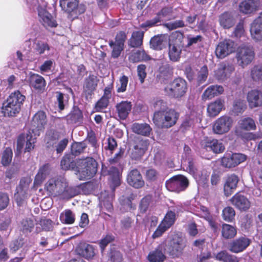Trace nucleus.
I'll return each instance as SVG.
<instances>
[{"instance_id": "nucleus-3", "label": "nucleus", "mask_w": 262, "mask_h": 262, "mask_svg": "<svg viewBox=\"0 0 262 262\" xmlns=\"http://www.w3.org/2000/svg\"><path fill=\"white\" fill-rule=\"evenodd\" d=\"M97 166V162L92 157L80 159L78 163L77 178L83 181L91 179L96 173Z\"/></svg>"}, {"instance_id": "nucleus-13", "label": "nucleus", "mask_w": 262, "mask_h": 262, "mask_svg": "<svg viewBox=\"0 0 262 262\" xmlns=\"http://www.w3.org/2000/svg\"><path fill=\"white\" fill-rule=\"evenodd\" d=\"M236 49L234 42L230 39H225L220 41L215 49V55L217 58L223 59L232 53Z\"/></svg>"}, {"instance_id": "nucleus-12", "label": "nucleus", "mask_w": 262, "mask_h": 262, "mask_svg": "<svg viewBox=\"0 0 262 262\" xmlns=\"http://www.w3.org/2000/svg\"><path fill=\"white\" fill-rule=\"evenodd\" d=\"M172 10L171 8H163L152 19L147 20L141 25V27H151L157 25L163 21L169 20L174 18L172 15Z\"/></svg>"}, {"instance_id": "nucleus-32", "label": "nucleus", "mask_w": 262, "mask_h": 262, "mask_svg": "<svg viewBox=\"0 0 262 262\" xmlns=\"http://www.w3.org/2000/svg\"><path fill=\"white\" fill-rule=\"evenodd\" d=\"M203 146L207 150L212 151L215 154L222 152L225 149L223 143L216 139L207 140Z\"/></svg>"}, {"instance_id": "nucleus-24", "label": "nucleus", "mask_w": 262, "mask_h": 262, "mask_svg": "<svg viewBox=\"0 0 262 262\" xmlns=\"http://www.w3.org/2000/svg\"><path fill=\"white\" fill-rule=\"evenodd\" d=\"M231 204L241 211L248 210L251 205L250 201L244 195L237 193L230 200Z\"/></svg>"}, {"instance_id": "nucleus-55", "label": "nucleus", "mask_w": 262, "mask_h": 262, "mask_svg": "<svg viewBox=\"0 0 262 262\" xmlns=\"http://www.w3.org/2000/svg\"><path fill=\"white\" fill-rule=\"evenodd\" d=\"M251 76L254 81H262V65L254 66L251 69Z\"/></svg>"}, {"instance_id": "nucleus-42", "label": "nucleus", "mask_w": 262, "mask_h": 262, "mask_svg": "<svg viewBox=\"0 0 262 262\" xmlns=\"http://www.w3.org/2000/svg\"><path fill=\"white\" fill-rule=\"evenodd\" d=\"M129 58L133 62H138L140 61H147L150 59L149 56L145 52L144 50H138L132 54Z\"/></svg>"}, {"instance_id": "nucleus-20", "label": "nucleus", "mask_w": 262, "mask_h": 262, "mask_svg": "<svg viewBox=\"0 0 262 262\" xmlns=\"http://www.w3.org/2000/svg\"><path fill=\"white\" fill-rule=\"evenodd\" d=\"M27 81L31 88L41 91L45 89L46 81L40 75L30 72L27 77Z\"/></svg>"}, {"instance_id": "nucleus-64", "label": "nucleus", "mask_w": 262, "mask_h": 262, "mask_svg": "<svg viewBox=\"0 0 262 262\" xmlns=\"http://www.w3.org/2000/svg\"><path fill=\"white\" fill-rule=\"evenodd\" d=\"M198 121V119L194 117H187L181 125V127L184 129H187L192 126L195 122Z\"/></svg>"}, {"instance_id": "nucleus-27", "label": "nucleus", "mask_w": 262, "mask_h": 262, "mask_svg": "<svg viewBox=\"0 0 262 262\" xmlns=\"http://www.w3.org/2000/svg\"><path fill=\"white\" fill-rule=\"evenodd\" d=\"M238 181V177L234 174H231L227 178L224 186V193L226 196L230 195L234 191Z\"/></svg>"}, {"instance_id": "nucleus-50", "label": "nucleus", "mask_w": 262, "mask_h": 262, "mask_svg": "<svg viewBox=\"0 0 262 262\" xmlns=\"http://www.w3.org/2000/svg\"><path fill=\"white\" fill-rule=\"evenodd\" d=\"M164 37L162 36H155L150 41L151 48L155 50H161L163 47Z\"/></svg>"}, {"instance_id": "nucleus-17", "label": "nucleus", "mask_w": 262, "mask_h": 262, "mask_svg": "<svg viewBox=\"0 0 262 262\" xmlns=\"http://www.w3.org/2000/svg\"><path fill=\"white\" fill-rule=\"evenodd\" d=\"M126 38V34L124 32L118 33L115 38V41H110L109 45L112 49V56L116 58H118L123 50L124 41Z\"/></svg>"}, {"instance_id": "nucleus-10", "label": "nucleus", "mask_w": 262, "mask_h": 262, "mask_svg": "<svg viewBox=\"0 0 262 262\" xmlns=\"http://www.w3.org/2000/svg\"><path fill=\"white\" fill-rule=\"evenodd\" d=\"M184 247L183 239L175 236L166 244L165 251L169 255L176 257L179 256L182 253Z\"/></svg>"}, {"instance_id": "nucleus-2", "label": "nucleus", "mask_w": 262, "mask_h": 262, "mask_svg": "<svg viewBox=\"0 0 262 262\" xmlns=\"http://www.w3.org/2000/svg\"><path fill=\"white\" fill-rule=\"evenodd\" d=\"M179 113L174 109L168 108L154 113L152 120L159 128H168L174 125L179 118Z\"/></svg>"}, {"instance_id": "nucleus-14", "label": "nucleus", "mask_w": 262, "mask_h": 262, "mask_svg": "<svg viewBox=\"0 0 262 262\" xmlns=\"http://www.w3.org/2000/svg\"><path fill=\"white\" fill-rule=\"evenodd\" d=\"M247 159V156L241 153L226 154L221 159L222 165L226 168L235 167Z\"/></svg>"}, {"instance_id": "nucleus-49", "label": "nucleus", "mask_w": 262, "mask_h": 262, "mask_svg": "<svg viewBox=\"0 0 262 262\" xmlns=\"http://www.w3.org/2000/svg\"><path fill=\"white\" fill-rule=\"evenodd\" d=\"M61 168L63 170L69 169L74 165L73 163V157L71 154L66 155L61 161L60 164Z\"/></svg>"}, {"instance_id": "nucleus-35", "label": "nucleus", "mask_w": 262, "mask_h": 262, "mask_svg": "<svg viewBox=\"0 0 262 262\" xmlns=\"http://www.w3.org/2000/svg\"><path fill=\"white\" fill-rule=\"evenodd\" d=\"M182 47L177 44L170 43L169 45L168 57L170 61L177 62L181 58Z\"/></svg>"}, {"instance_id": "nucleus-1", "label": "nucleus", "mask_w": 262, "mask_h": 262, "mask_svg": "<svg viewBox=\"0 0 262 262\" xmlns=\"http://www.w3.org/2000/svg\"><path fill=\"white\" fill-rule=\"evenodd\" d=\"M25 96L19 91L12 93L3 103L2 113L5 117H13L18 114L25 100Z\"/></svg>"}, {"instance_id": "nucleus-58", "label": "nucleus", "mask_w": 262, "mask_h": 262, "mask_svg": "<svg viewBox=\"0 0 262 262\" xmlns=\"http://www.w3.org/2000/svg\"><path fill=\"white\" fill-rule=\"evenodd\" d=\"M104 194H101L100 196V205L102 208H104L107 210L108 212H111L113 208L112 206V196H108L106 200H103V198H104Z\"/></svg>"}, {"instance_id": "nucleus-36", "label": "nucleus", "mask_w": 262, "mask_h": 262, "mask_svg": "<svg viewBox=\"0 0 262 262\" xmlns=\"http://www.w3.org/2000/svg\"><path fill=\"white\" fill-rule=\"evenodd\" d=\"M50 173V168L48 164H46L41 167L36 175L34 185L35 186L40 185L45 180Z\"/></svg>"}, {"instance_id": "nucleus-19", "label": "nucleus", "mask_w": 262, "mask_h": 262, "mask_svg": "<svg viewBox=\"0 0 262 262\" xmlns=\"http://www.w3.org/2000/svg\"><path fill=\"white\" fill-rule=\"evenodd\" d=\"M47 122L46 113L41 111L37 112L32 118L31 132L34 129L35 133H38L39 134L40 131L44 128Z\"/></svg>"}, {"instance_id": "nucleus-41", "label": "nucleus", "mask_w": 262, "mask_h": 262, "mask_svg": "<svg viewBox=\"0 0 262 262\" xmlns=\"http://www.w3.org/2000/svg\"><path fill=\"white\" fill-rule=\"evenodd\" d=\"M59 3L63 10L70 13L77 7L78 0H60Z\"/></svg>"}, {"instance_id": "nucleus-4", "label": "nucleus", "mask_w": 262, "mask_h": 262, "mask_svg": "<svg viewBox=\"0 0 262 262\" xmlns=\"http://www.w3.org/2000/svg\"><path fill=\"white\" fill-rule=\"evenodd\" d=\"M181 206L174 207L172 210H169L166 214L164 218L152 234L154 238L160 237L162 234L169 228L176 221V212L180 211Z\"/></svg>"}, {"instance_id": "nucleus-9", "label": "nucleus", "mask_w": 262, "mask_h": 262, "mask_svg": "<svg viewBox=\"0 0 262 262\" xmlns=\"http://www.w3.org/2000/svg\"><path fill=\"white\" fill-rule=\"evenodd\" d=\"M188 179L184 176H174L166 182L165 186L170 191L179 192L184 191L188 186Z\"/></svg>"}, {"instance_id": "nucleus-62", "label": "nucleus", "mask_w": 262, "mask_h": 262, "mask_svg": "<svg viewBox=\"0 0 262 262\" xmlns=\"http://www.w3.org/2000/svg\"><path fill=\"white\" fill-rule=\"evenodd\" d=\"M159 71V77L163 78H168L172 75V69L167 65L160 67Z\"/></svg>"}, {"instance_id": "nucleus-21", "label": "nucleus", "mask_w": 262, "mask_h": 262, "mask_svg": "<svg viewBox=\"0 0 262 262\" xmlns=\"http://www.w3.org/2000/svg\"><path fill=\"white\" fill-rule=\"evenodd\" d=\"M128 184L135 188H140L144 185V181L139 171L136 169L132 170L127 177Z\"/></svg>"}, {"instance_id": "nucleus-59", "label": "nucleus", "mask_w": 262, "mask_h": 262, "mask_svg": "<svg viewBox=\"0 0 262 262\" xmlns=\"http://www.w3.org/2000/svg\"><path fill=\"white\" fill-rule=\"evenodd\" d=\"M82 119V113L80 111H75L67 116L68 121L70 123H77L81 122Z\"/></svg>"}, {"instance_id": "nucleus-51", "label": "nucleus", "mask_w": 262, "mask_h": 262, "mask_svg": "<svg viewBox=\"0 0 262 262\" xmlns=\"http://www.w3.org/2000/svg\"><path fill=\"white\" fill-rule=\"evenodd\" d=\"M246 108V105L244 100H237L234 103L232 112L235 115H238L239 114L243 113Z\"/></svg>"}, {"instance_id": "nucleus-7", "label": "nucleus", "mask_w": 262, "mask_h": 262, "mask_svg": "<svg viewBox=\"0 0 262 262\" xmlns=\"http://www.w3.org/2000/svg\"><path fill=\"white\" fill-rule=\"evenodd\" d=\"M254 57L253 48L250 46H241L237 49L236 55L237 63L243 68L249 64Z\"/></svg>"}, {"instance_id": "nucleus-15", "label": "nucleus", "mask_w": 262, "mask_h": 262, "mask_svg": "<svg viewBox=\"0 0 262 262\" xmlns=\"http://www.w3.org/2000/svg\"><path fill=\"white\" fill-rule=\"evenodd\" d=\"M148 145V140L141 139L136 141L128 150L129 157L133 160L140 159L147 150Z\"/></svg>"}, {"instance_id": "nucleus-11", "label": "nucleus", "mask_w": 262, "mask_h": 262, "mask_svg": "<svg viewBox=\"0 0 262 262\" xmlns=\"http://www.w3.org/2000/svg\"><path fill=\"white\" fill-rule=\"evenodd\" d=\"M34 130L33 129L32 132H29V133L26 136V140L23 136H20L18 137L16 145V149L18 153L20 152L25 142L26 147L25 150L26 152H29L34 148L36 138L37 136H39V133H35Z\"/></svg>"}, {"instance_id": "nucleus-63", "label": "nucleus", "mask_w": 262, "mask_h": 262, "mask_svg": "<svg viewBox=\"0 0 262 262\" xmlns=\"http://www.w3.org/2000/svg\"><path fill=\"white\" fill-rule=\"evenodd\" d=\"M114 237L113 235L107 234L100 240L99 242V245L102 252H103V250L107 246V245L111 243L114 240Z\"/></svg>"}, {"instance_id": "nucleus-48", "label": "nucleus", "mask_w": 262, "mask_h": 262, "mask_svg": "<svg viewBox=\"0 0 262 262\" xmlns=\"http://www.w3.org/2000/svg\"><path fill=\"white\" fill-rule=\"evenodd\" d=\"M60 219L62 223L67 224H73L75 221L74 215L70 210H66L64 212L61 213Z\"/></svg>"}, {"instance_id": "nucleus-5", "label": "nucleus", "mask_w": 262, "mask_h": 262, "mask_svg": "<svg viewBox=\"0 0 262 262\" xmlns=\"http://www.w3.org/2000/svg\"><path fill=\"white\" fill-rule=\"evenodd\" d=\"M67 183L63 177L59 176L50 179L46 183L45 188L50 194L61 197Z\"/></svg>"}, {"instance_id": "nucleus-30", "label": "nucleus", "mask_w": 262, "mask_h": 262, "mask_svg": "<svg viewBox=\"0 0 262 262\" xmlns=\"http://www.w3.org/2000/svg\"><path fill=\"white\" fill-rule=\"evenodd\" d=\"M224 105V101L221 99H217L210 103L207 106V113L209 117H214L222 110Z\"/></svg>"}, {"instance_id": "nucleus-53", "label": "nucleus", "mask_w": 262, "mask_h": 262, "mask_svg": "<svg viewBox=\"0 0 262 262\" xmlns=\"http://www.w3.org/2000/svg\"><path fill=\"white\" fill-rule=\"evenodd\" d=\"M152 107L155 110L154 113L157 112H163L165 110L168 109L167 102L161 99L155 100L152 103Z\"/></svg>"}, {"instance_id": "nucleus-34", "label": "nucleus", "mask_w": 262, "mask_h": 262, "mask_svg": "<svg viewBox=\"0 0 262 262\" xmlns=\"http://www.w3.org/2000/svg\"><path fill=\"white\" fill-rule=\"evenodd\" d=\"M132 129L134 133L144 136H148L151 131V128L147 123H134Z\"/></svg>"}, {"instance_id": "nucleus-54", "label": "nucleus", "mask_w": 262, "mask_h": 262, "mask_svg": "<svg viewBox=\"0 0 262 262\" xmlns=\"http://www.w3.org/2000/svg\"><path fill=\"white\" fill-rule=\"evenodd\" d=\"M235 212L234 209L231 207L225 208L222 212L223 219L226 222H231L235 216Z\"/></svg>"}, {"instance_id": "nucleus-23", "label": "nucleus", "mask_w": 262, "mask_h": 262, "mask_svg": "<svg viewBox=\"0 0 262 262\" xmlns=\"http://www.w3.org/2000/svg\"><path fill=\"white\" fill-rule=\"evenodd\" d=\"M38 13L40 21L46 28L56 27V20L51 14L47 11L45 7H39Z\"/></svg>"}, {"instance_id": "nucleus-25", "label": "nucleus", "mask_w": 262, "mask_h": 262, "mask_svg": "<svg viewBox=\"0 0 262 262\" xmlns=\"http://www.w3.org/2000/svg\"><path fill=\"white\" fill-rule=\"evenodd\" d=\"M250 33L252 38L255 40H262V13L251 24Z\"/></svg>"}, {"instance_id": "nucleus-40", "label": "nucleus", "mask_w": 262, "mask_h": 262, "mask_svg": "<svg viewBox=\"0 0 262 262\" xmlns=\"http://www.w3.org/2000/svg\"><path fill=\"white\" fill-rule=\"evenodd\" d=\"M220 24L224 28L228 29L234 24L233 18L229 13L226 12L222 14L219 18Z\"/></svg>"}, {"instance_id": "nucleus-52", "label": "nucleus", "mask_w": 262, "mask_h": 262, "mask_svg": "<svg viewBox=\"0 0 262 262\" xmlns=\"http://www.w3.org/2000/svg\"><path fill=\"white\" fill-rule=\"evenodd\" d=\"M128 77L123 75L120 77L116 84V91L117 93H123L126 90L128 83Z\"/></svg>"}, {"instance_id": "nucleus-28", "label": "nucleus", "mask_w": 262, "mask_h": 262, "mask_svg": "<svg viewBox=\"0 0 262 262\" xmlns=\"http://www.w3.org/2000/svg\"><path fill=\"white\" fill-rule=\"evenodd\" d=\"M234 71V67L230 64H221L215 71V76L219 80L223 81L228 78Z\"/></svg>"}, {"instance_id": "nucleus-37", "label": "nucleus", "mask_w": 262, "mask_h": 262, "mask_svg": "<svg viewBox=\"0 0 262 262\" xmlns=\"http://www.w3.org/2000/svg\"><path fill=\"white\" fill-rule=\"evenodd\" d=\"M144 32L141 31L134 32L129 40V45L133 48L139 47L142 45Z\"/></svg>"}, {"instance_id": "nucleus-60", "label": "nucleus", "mask_w": 262, "mask_h": 262, "mask_svg": "<svg viewBox=\"0 0 262 262\" xmlns=\"http://www.w3.org/2000/svg\"><path fill=\"white\" fill-rule=\"evenodd\" d=\"M109 100L107 97L102 96L95 105V109L97 112H101L108 106Z\"/></svg>"}, {"instance_id": "nucleus-26", "label": "nucleus", "mask_w": 262, "mask_h": 262, "mask_svg": "<svg viewBox=\"0 0 262 262\" xmlns=\"http://www.w3.org/2000/svg\"><path fill=\"white\" fill-rule=\"evenodd\" d=\"M247 101L251 108L262 106V92L253 90L247 94Z\"/></svg>"}, {"instance_id": "nucleus-46", "label": "nucleus", "mask_w": 262, "mask_h": 262, "mask_svg": "<svg viewBox=\"0 0 262 262\" xmlns=\"http://www.w3.org/2000/svg\"><path fill=\"white\" fill-rule=\"evenodd\" d=\"M34 226L33 221L30 218H26L22 220L19 227L24 233L31 232Z\"/></svg>"}, {"instance_id": "nucleus-38", "label": "nucleus", "mask_w": 262, "mask_h": 262, "mask_svg": "<svg viewBox=\"0 0 262 262\" xmlns=\"http://www.w3.org/2000/svg\"><path fill=\"white\" fill-rule=\"evenodd\" d=\"M237 230L235 227L227 224H223L222 227V235L225 239H231L236 235Z\"/></svg>"}, {"instance_id": "nucleus-56", "label": "nucleus", "mask_w": 262, "mask_h": 262, "mask_svg": "<svg viewBox=\"0 0 262 262\" xmlns=\"http://www.w3.org/2000/svg\"><path fill=\"white\" fill-rule=\"evenodd\" d=\"M12 155L13 153L11 148H7L4 150L2 158V164L4 166H7L10 163L12 160Z\"/></svg>"}, {"instance_id": "nucleus-57", "label": "nucleus", "mask_w": 262, "mask_h": 262, "mask_svg": "<svg viewBox=\"0 0 262 262\" xmlns=\"http://www.w3.org/2000/svg\"><path fill=\"white\" fill-rule=\"evenodd\" d=\"M86 147L85 143L82 142L75 143L71 146V152L72 156L80 154Z\"/></svg>"}, {"instance_id": "nucleus-44", "label": "nucleus", "mask_w": 262, "mask_h": 262, "mask_svg": "<svg viewBox=\"0 0 262 262\" xmlns=\"http://www.w3.org/2000/svg\"><path fill=\"white\" fill-rule=\"evenodd\" d=\"M79 254L86 258H91L95 255V252L92 245L84 244L80 248Z\"/></svg>"}, {"instance_id": "nucleus-8", "label": "nucleus", "mask_w": 262, "mask_h": 262, "mask_svg": "<svg viewBox=\"0 0 262 262\" xmlns=\"http://www.w3.org/2000/svg\"><path fill=\"white\" fill-rule=\"evenodd\" d=\"M233 124V118L228 115H224L217 118L214 121L212 130L215 134L223 135L229 132Z\"/></svg>"}, {"instance_id": "nucleus-61", "label": "nucleus", "mask_w": 262, "mask_h": 262, "mask_svg": "<svg viewBox=\"0 0 262 262\" xmlns=\"http://www.w3.org/2000/svg\"><path fill=\"white\" fill-rule=\"evenodd\" d=\"M57 100L58 103V107L60 110H63L68 102V96L61 93L58 92Z\"/></svg>"}, {"instance_id": "nucleus-22", "label": "nucleus", "mask_w": 262, "mask_h": 262, "mask_svg": "<svg viewBox=\"0 0 262 262\" xmlns=\"http://www.w3.org/2000/svg\"><path fill=\"white\" fill-rule=\"evenodd\" d=\"M251 243V240L246 237H241L232 241L229 245V250L233 253L242 252Z\"/></svg>"}, {"instance_id": "nucleus-47", "label": "nucleus", "mask_w": 262, "mask_h": 262, "mask_svg": "<svg viewBox=\"0 0 262 262\" xmlns=\"http://www.w3.org/2000/svg\"><path fill=\"white\" fill-rule=\"evenodd\" d=\"M34 50L39 54H42L46 51L50 50V46L44 41L38 40L34 42L33 46Z\"/></svg>"}, {"instance_id": "nucleus-45", "label": "nucleus", "mask_w": 262, "mask_h": 262, "mask_svg": "<svg viewBox=\"0 0 262 262\" xmlns=\"http://www.w3.org/2000/svg\"><path fill=\"white\" fill-rule=\"evenodd\" d=\"M165 258V255L159 250L150 252L148 256V259L150 262H163Z\"/></svg>"}, {"instance_id": "nucleus-31", "label": "nucleus", "mask_w": 262, "mask_h": 262, "mask_svg": "<svg viewBox=\"0 0 262 262\" xmlns=\"http://www.w3.org/2000/svg\"><path fill=\"white\" fill-rule=\"evenodd\" d=\"M132 103L127 101H122L116 105L118 117L122 120L125 119L132 109Z\"/></svg>"}, {"instance_id": "nucleus-33", "label": "nucleus", "mask_w": 262, "mask_h": 262, "mask_svg": "<svg viewBox=\"0 0 262 262\" xmlns=\"http://www.w3.org/2000/svg\"><path fill=\"white\" fill-rule=\"evenodd\" d=\"M257 7L256 0H245L240 3L239 8L243 13L249 14L255 11Z\"/></svg>"}, {"instance_id": "nucleus-29", "label": "nucleus", "mask_w": 262, "mask_h": 262, "mask_svg": "<svg viewBox=\"0 0 262 262\" xmlns=\"http://www.w3.org/2000/svg\"><path fill=\"white\" fill-rule=\"evenodd\" d=\"M223 92L224 89L221 85H210L204 92L202 98L204 101L210 100L215 96L222 94Z\"/></svg>"}, {"instance_id": "nucleus-16", "label": "nucleus", "mask_w": 262, "mask_h": 262, "mask_svg": "<svg viewBox=\"0 0 262 262\" xmlns=\"http://www.w3.org/2000/svg\"><path fill=\"white\" fill-rule=\"evenodd\" d=\"M256 128V125L254 119L251 117H242L237 122L235 128V133L238 136L244 137L245 134L243 131L254 130Z\"/></svg>"}, {"instance_id": "nucleus-43", "label": "nucleus", "mask_w": 262, "mask_h": 262, "mask_svg": "<svg viewBox=\"0 0 262 262\" xmlns=\"http://www.w3.org/2000/svg\"><path fill=\"white\" fill-rule=\"evenodd\" d=\"M80 192V187L77 186H68V183L66 189L63 192L61 198L62 199H69L76 196Z\"/></svg>"}, {"instance_id": "nucleus-6", "label": "nucleus", "mask_w": 262, "mask_h": 262, "mask_svg": "<svg viewBox=\"0 0 262 262\" xmlns=\"http://www.w3.org/2000/svg\"><path fill=\"white\" fill-rule=\"evenodd\" d=\"M187 83L185 80L179 78L175 79L167 85L164 91L165 93L174 98H180L185 95L187 91Z\"/></svg>"}, {"instance_id": "nucleus-39", "label": "nucleus", "mask_w": 262, "mask_h": 262, "mask_svg": "<svg viewBox=\"0 0 262 262\" xmlns=\"http://www.w3.org/2000/svg\"><path fill=\"white\" fill-rule=\"evenodd\" d=\"M98 83V79L96 76L90 75L86 79L84 84V90L89 94L95 90Z\"/></svg>"}, {"instance_id": "nucleus-18", "label": "nucleus", "mask_w": 262, "mask_h": 262, "mask_svg": "<svg viewBox=\"0 0 262 262\" xmlns=\"http://www.w3.org/2000/svg\"><path fill=\"white\" fill-rule=\"evenodd\" d=\"M31 182L30 179L27 178L20 180L19 186L16 188V192L14 194V199L18 205H20L27 196Z\"/></svg>"}]
</instances>
